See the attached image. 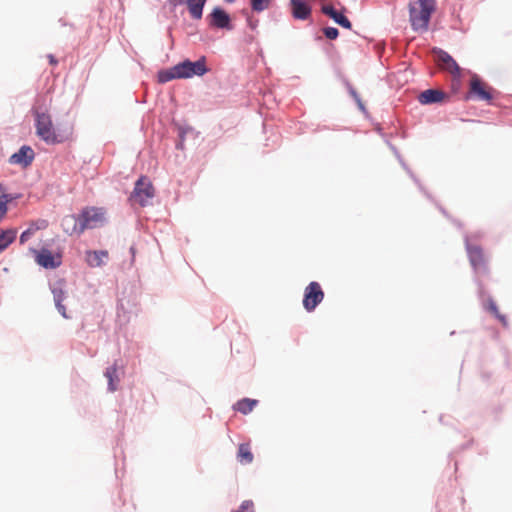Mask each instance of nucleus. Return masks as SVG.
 <instances>
[{
    "label": "nucleus",
    "mask_w": 512,
    "mask_h": 512,
    "mask_svg": "<svg viewBox=\"0 0 512 512\" xmlns=\"http://www.w3.org/2000/svg\"><path fill=\"white\" fill-rule=\"evenodd\" d=\"M105 377L108 379V389L111 392L116 391L119 383L118 368L116 364H113L106 369Z\"/></svg>",
    "instance_id": "21"
},
{
    "label": "nucleus",
    "mask_w": 512,
    "mask_h": 512,
    "mask_svg": "<svg viewBox=\"0 0 512 512\" xmlns=\"http://www.w3.org/2000/svg\"><path fill=\"white\" fill-rule=\"evenodd\" d=\"M324 299V292L318 282H310L305 288L303 306L308 311H313Z\"/></svg>",
    "instance_id": "9"
},
{
    "label": "nucleus",
    "mask_w": 512,
    "mask_h": 512,
    "mask_svg": "<svg viewBox=\"0 0 512 512\" xmlns=\"http://www.w3.org/2000/svg\"><path fill=\"white\" fill-rule=\"evenodd\" d=\"M488 309L502 323L503 326L508 325L506 316L499 312L498 307L494 301H492V300L489 301Z\"/></svg>",
    "instance_id": "28"
},
{
    "label": "nucleus",
    "mask_w": 512,
    "mask_h": 512,
    "mask_svg": "<svg viewBox=\"0 0 512 512\" xmlns=\"http://www.w3.org/2000/svg\"><path fill=\"white\" fill-rule=\"evenodd\" d=\"M435 60L438 66L442 69L450 73L453 77V88L457 89L459 86V78L461 76V68L457 64V62L449 55L446 51L441 49L433 50Z\"/></svg>",
    "instance_id": "5"
},
{
    "label": "nucleus",
    "mask_w": 512,
    "mask_h": 512,
    "mask_svg": "<svg viewBox=\"0 0 512 512\" xmlns=\"http://www.w3.org/2000/svg\"><path fill=\"white\" fill-rule=\"evenodd\" d=\"M52 293H53L54 302H55V305H56L58 311L61 313V315L63 317L67 318L66 308L62 303L66 297V293L63 290L62 283H58V284L54 285L52 288Z\"/></svg>",
    "instance_id": "19"
},
{
    "label": "nucleus",
    "mask_w": 512,
    "mask_h": 512,
    "mask_svg": "<svg viewBox=\"0 0 512 512\" xmlns=\"http://www.w3.org/2000/svg\"><path fill=\"white\" fill-rule=\"evenodd\" d=\"M236 459L242 465H248L253 462L254 455L250 443L239 444Z\"/></svg>",
    "instance_id": "18"
},
{
    "label": "nucleus",
    "mask_w": 512,
    "mask_h": 512,
    "mask_svg": "<svg viewBox=\"0 0 512 512\" xmlns=\"http://www.w3.org/2000/svg\"><path fill=\"white\" fill-rule=\"evenodd\" d=\"M36 263L45 269H56L62 264V251L52 252L47 248L33 250Z\"/></svg>",
    "instance_id": "7"
},
{
    "label": "nucleus",
    "mask_w": 512,
    "mask_h": 512,
    "mask_svg": "<svg viewBox=\"0 0 512 512\" xmlns=\"http://www.w3.org/2000/svg\"><path fill=\"white\" fill-rule=\"evenodd\" d=\"M436 10V0H409V21L414 31H426L432 14Z\"/></svg>",
    "instance_id": "2"
},
{
    "label": "nucleus",
    "mask_w": 512,
    "mask_h": 512,
    "mask_svg": "<svg viewBox=\"0 0 512 512\" xmlns=\"http://www.w3.org/2000/svg\"><path fill=\"white\" fill-rule=\"evenodd\" d=\"M35 128L37 136L47 144H59L71 139L73 125L64 128H55L52 118L48 113L35 111Z\"/></svg>",
    "instance_id": "1"
},
{
    "label": "nucleus",
    "mask_w": 512,
    "mask_h": 512,
    "mask_svg": "<svg viewBox=\"0 0 512 512\" xmlns=\"http://www.w3.org/2000/svg\"><path fill=\"white\" fill-rule=\"evenodd\" d=\"M177 74L174 72V66L168 70H162L158 73V80L161 83H166L173 79H179Z\"/></svg>",
    "instance_id": "27"
},
{
    "label": "nucleus",
    "mask_w": 512,
    "mask_h": 512,
    "mask_svg": "<svg viewBox=\"0 0 512 512\" xmlns=\"http://www.w3.org/2000/svg\"><path fill=\"white\" fill-rule=\"evenodd\" d=\"M233 512H254V504L251 500H245L240 507Z\"/></svg>",
    "instance_id": "29"
},
{
    "label": "nucleus",
    "mask_w": 512,
    "mask_h": 512,
    "mask_svg": "<svg viewBox=\"0 0 512 512\" xmlns=\"http://www.w3.org/2000/svg\"><path fill=\"white\" fill-rule=\"evenodd\" d=\"M469 93L479 100L491 101L493 99V89L477 75L471 77Z\"/></svg>",
    "instance_id": "10"
},
{
    "label": "nucleus",
    "mask_w": 512,
    "mask_h": 512,
    "mask_svg": "<svg viewBox=\"0 0 512 512\" xmlns=\"http://www.w3.org/2000/svg\"><path fill=\"white\" fill-rule=\"evenodd\" d=\"M155 189L146 176H141L135 183L134 190L130 196V201L140 206H146L154 197Z\"/></svg>",
    "instance_id": "4"
},
{
    "label": "nucleus",
    "mask_w": 512,
    "mask_h": 512,
    "mask_svg": "<svg viewBox=\"0 0 512 512\" xmlns=\"http://www.w3.org/2000/svg\"><path fill=\"white\" fill-rule=\"evenodd\" d=\"M205 3L206 0H175V4H186L191 17L196 20L202 18Z\"/></svg>",
    "instance_id": "14"
},
{
    "label": "nucleus",
    "mask_w": 512,
    "mask_h": 512,
    "mask_svg": "<svg viewBox=\"0 0 512 512\" xmlns=\"http://www.w3.org/2000/svg\"><path fill=\"white\" fill-rule=\"evenodd\" d=\"M446 97L447 95L441 90L427 89L420 93L418 101L423 105H427L442 102Z\"/></svg>",
    "instance_id": "13"
},
{
    "label": "nucleus",
    "mask_w": 512,
    "mask_h": 512,
    "mask_svg": "<svg viewBox=\"0 0 512 512\" xmlns=\"http://www.w3.org/2000/svg\"><path fill=\"white\" fill-rule=\"evenodd\" d=\"M48 225L47 221L40 220L38 224H31L30 227L20 235V243L24 244L39 229H44Z\"/></svg>",
    "instance_id": "23"
},
{
    "label": "nucleus",
    "mask_w": 512,
    "mask_h": 512,
    "mask_svg": "<svg viewBox=\"0 0 512 512\" xmlns=\"http://www.w3.org/2000/svg\"><path fill=\"white\" fill-rule=\"evenodd\" d=\"M17 231L8 229L0 234V253L3 252L16 238Z\"/></svg>",
    "instance_id": "24"
},
{
    "label": "nucleus",
    "mask_w": 512,
    "mask_h": 512,
    "mask_svg": "<svg viewBox=\"0 0 512 512\" xmlns=\"http://www.w3.org/2000/svg\"><path fill=\"white\" fill-rule=\"evenodd\" d=\"M292 16L298 20H306L311 15V7L303 0H290Z\"/></svg>",
    "instance_id": "12"
},
{
    "label": "nucleus",
    "mask_w": 512,
    "mask_h": 512,
    "mask_svg": "<svg viewBox=\"0 0 512 512\" xmlns=\"http://www.w3.org/2000/svg\"><path fill=\"white\" fill-rule=\"evenodd\" d=\"M324 35L331 40H334L338 37L339 32L338 29L334 27H326L323 29Z\"/></svg>",
    "instance_id": "30"
},
{
    "label": "nucleus",
    "mask_w": 512,
    "mask_h": 512,
    "mask_svg": "<svg viewBox=\"0 0 512 512\" xmlns=\"http://www.w3.org/2000/svg\"><path fill=\"white\" fill-rule=\"evenodd\" d=\"M272 0H250L251 8L254 12L260 13L270 7Z\"/></svg>",
    "instance_id": "26"
},
{
    "label": "nucleus",
    "mask_w": 512,
    "mask_h": 512,
    "mask_svg": "<svg viewBox=\"0 0 512 512\" xmlns=\"http://www.w3.org/2000/svg\"><path fill=\"white\" fill-rule=\"evenodd\" d=\"M174 72L179 79L190 78L194 75L202 76L207 72L205 59L202 58L195 62L189 60L183 61L174 66Z\"/></svg>",
    "instance_id": "6"
},
{
    "label": "nucleus",
    "mask_w": 512,
    "mask_h": 512,
    "mask_svg": "<svg viewBox=\"0 0 512 512\" xmlns=\"http://www.w3.org/2000/svg\"><path fill=\"white\" fill-rule=\"evenodd\" d=\"M0 192H1V194L6 193L5 186L2 183H0Z\"/></svg>",
    "instance_id": "32"
},
{
    "label": "nucleus",
    "mask_w": 512,
    "mask_h": 512,
    "mask_svg": "<svg viewBox=\"0 0 512 512\" xmlns=\"http://www.w3.org/2000/svg\"><path fill=\"white\" fill-rule=\"evenodd\" d=\"M47 58H48L49 63H50L51 65H56V64L58 63L57 59H56V58L54 57V55H52V54H49V55L47 56Z\"/></svg>",
    "instance_id": "31"
},
{
    "label": "nucleus",
    "mask_w": 512,
    "mask_h": 512,
    "mask_svg": "<svg viewBox=\"0 0 512 512\" xmlns=\"http://www.w3.org/2000/svg\"><path fill=\"white\" fill-rule=\"evenodd\" d=\"M35 154L30 146H22L18 152L12 154L9 158V163L20 165L24 168L28 167L34 160Z\"/></svg>",
    "instance_id": "11"
},
{
    "label": "nucleus",
    "mask_w": 512,
    "mask_h": 512,
    "mask_svg": "<svg viewBox=\"0 0 512 512\" xmlns=\"http://www.w3.org/2000/svg\"><path fill=\"white\" fill-rule=\"evenodd\" d=\"M258 401L250 398H244L239 400L235 405L234 409L244 415L250 413L257 405Z\"/></svg>",
    "instance_id": "22"
},
{
    "label": "nucleus",
    "mask_w": 512,
    "mask_h": 512,
    "mask_svg": "<svg viewBox=\"0 0 512 512\" xmlns=\"http://www.w3.org/2000/svg\"><path fill=\"white\" fill-rule=\"evenodd\" d=\"M210 17V24L212 26L217 28H230V17L223 9L219 7L214 8Z\"/></svg>",
    "instance_id": "15"
},
{
    "label": "nucleus",
    "mask_w": 512,
    "mask_h": 512,
    "mask_svg": "<svg viewBox=\"0 0 512 512\" xmlns=\"http://www.w3.org/2000/svg\"><path fill=\"white\" fill-rule=\"evenodd\" d=\"M321 10L325 15L332 18L340 26H342L346 29L351 28L352 25H351V22L349 21V19L345 15H343L341 12H338L337 10H335L332 5H324Z\"/></svg>",
    "instance_id": "16"
},
{
    "label": "nucleus",
    "mask_w": 512,
    "mask_h": 512,
    "mask_svg": "<svg viewBox=\"0 0 512 512\" xmlns=\"http://www.w3.org/2000/svg\"><path fill=\"white\" fill-rule=\"evenodd\" d=\"M466 250L469 262L475 272L488 273V259L483 249L478 245L467 243Z\"/></svg>",
    "instance_id": "8"
},
{
    "label": "nucleus",
    "mask_w": 512,
    "mask_h": 512,
    "mask_svg": "<svg viewBox=\"0 0 512 512\" xmlns=\"http://www.w3.org/2000/svg\"><path fill=\"white\" fill-rule=\"evenodd\" d=\"M17 198V196L8 193L0 195V222L5 218L8 212V204Z\"/></svg>",
    "instance_id": "25"
},
{
    "label": "nucleus",
    "mask_w": 512,
    "mask_h": 512,
    "mask_svg": "<svg viewBox=\"0 0 512 512\" xmlns=\"http://www.w3.org/2000/svg\"><path fill=\"white\" fill-rule=\"evenodd\" d=\"M108 258V252L105 250L88 251L86 253V261L91 267H100L104 260Z\"/></svg>",
    "instance_id": "20"
},
{
    "label": "nucleus",
    "mask_w": 512,
    "mask_h": 512,
    "mask_svg": "<svg viewBox=\"0 0 512 512\" xmlns=\"http://www.w3.org/2000/svg\"><path fill=\"white\" fill-rule=\"evenodd\" d=\"M80 231L101 227L106 221V211L99 207H86L79 214Z\"/></svg>",
    "instance_id": "3"
},
{
    "label": "nucleus",
    "mask_w": 512,
    "mask_h": 512,
    "mask_svg": "<svg viewBox=\"0 0 512 512\" xmlns=\"http://www.w3.org/2000/svg\"><path fill=\"white\" fill-rule=\"evenodd\" d=\"M226 1H227V2H229V3H232V2H234L235 0H226Z\"/></svg>",
    "instance_id": "33"
},
{
    "label": "nucleus",
    "mask_w": 512,
    "mask_h": 512,
    "mask_svg": "<svg viewBox=\"0 0 512 512\" xmlns=\"http://www.w3.org/2000/svg\"><path fill=\"white\" fill-rule=\"evenodd\" d=\"M61 225L64 232L69 235L81 234L84 232L80 231L79 216L76 217L75 215H67L62 219Z\"/></svg>",
    "instance_id": "17"
}]
</instances>
